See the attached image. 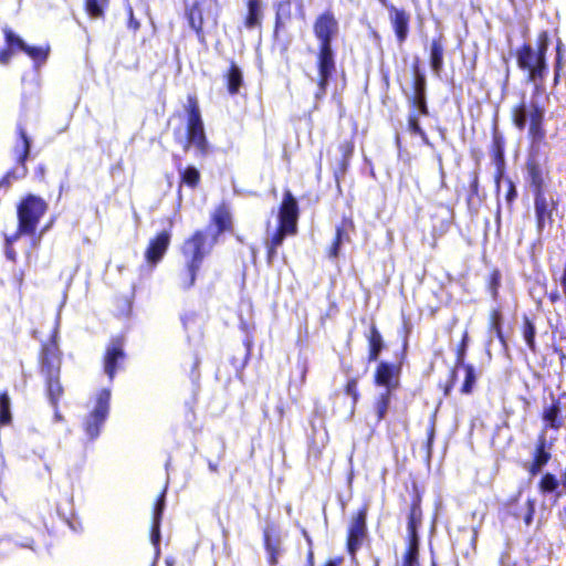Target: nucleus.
Instances as JSON below:
<instances>
[{
  "label": "nucleus",
  "instance_id": "nucleus-1",
  "mask_svg": "<svg viewBox=\"0 0 566 566\" xmlns=\"http://www.w3.org/2000/svg\"><path fill=\"white\" fill-rule=\"evenodd\" d=\"M339 31V23L334 13L329 10L321 13L314 21L313 32L317 39L318 54H317V73L316 75H308L311 82L317 84L316 98L325 95L329 77L335 71V59L332 49V41L337 36Z\"/></svg>",
  "mask_w": 566,
  "mask_h": 566
},
{
  "label": "nucleus",
  "instance_id": "nucleus-2",
  "mask_svg": "<svg viewBox=\"0 0 566 566\" xmlns=\"http://www.w3.org/2000/svg\"><path fill=\"white\" fill-rule=\"evenodd\" d=\"M298 207L295 198L286 191L279 212V228L266 239L268 263L272 264L286 235H293L297 230Z\"/></svg>",
  "mask_w": 566,
  "mask_h": 566
},
{
  "label": "nucleus",
  "instance_id": "nucleus-3",
  "mask_svg": "<svg viewBox=\"0 0 566 566\" xmlns=\"http://www.w3.org/2000/svg\"><path fill=\"white\" fill-rule=\"evenodd\" d=\"M48 210V203L40 197L29 195L18 206V232L12 238H7L11 244L21 234L33 235L40 219Z\"/></svg>",
  "mask_w": 566,
  "mask_h": 566
},
{
  "label": "nucleus",
  "instance_id": "nucleus-4",
  "mask_svg": "<svg viewBox=\"0 0 566 566\" xmlns=\"http://www.w3.org/2000/svg\"><path fill=\"white\" fill-rule=\"evenodd\" d=\"M542 99H546L544 95L533 94L530 107L524 103L514 109L513 120L518 129H524L526 122L530 120V135L534 140H541L545 136L542 127L545 104Z\"/></svg>",
  "mask_w": 566,
  "mask_h": 566
},
{
  "label": "nucleus",
  "instance_id": "nucleus-5",
  "mask_svg": "<svg viewBox=\"0 0 566 566\" xmlns=\"http://www.w3.org/2000/svg\"><path fill=\"white\" fill-rule=\"evenodd\" d=\"M213 242L214 239L211 242H208V237L202 231H197L184 243L182 254L187 265V273L189 275V280L187 282H182L184 287L189 289L193 285L197 271Z\"/></svg>",
  "mask_w": 566,
  "mask_h": 566
},
{
  "label": "nucleus",
  "instance_id": "nucleus-6",
  "mask_svg": "<svg viewBox=\"0 0 566 566\" xmlns=\"http://www.w3.org/2000/svg\"><path fill=\"white\" fill-rule=\"evenodd\" d=\"M111 390L102 389L95 400L92 411L83 421V429L90 440L99 436L101 429L109 412Z\"/></svg>",
  "mask_w": 566,
  "mask_h": 566
},
{
  "label": "nucleus",
  "instance_id": "nucleus-7",
  "mask_svg": "<svg viewBox=\"0 0 566 566\" xmlns=\"http://www.w3.org/2000/svg\"><path fill=\"white\" fill-rule=\"evenodd\" d=\"M19 138L14 145L13 153L17 157L19 166L14 168L12 171L8 172L3 179L0 181V186L6 185L9 186L11 184V179H21L24 178L28 174V168L25 167V160L30 153V139L27 135V132L23 127L19 126Z\"/></svg>",
  "mask_w": 566,
  "mask_h": 566
},
{
  "label": "nucleus",
  "instance_id": "nucleus-8",
  "mask_svg": "<svg viewBox=\"0 0 566 566\" xmlns=\"http://www.w3.org/2000/svg\"><path fill=\"white\" fill-rule=\"evenodd\" d=\"M188 140L185 146V149H188L190 145L195 146L200 153L207 151V139L203 129V123L200 117L199 109L197 107H192L189 113L188 118Z\"/></svg>",
  "mask_w": 566,
  "mask_h": 566
},
{
  "label": "nucleus",
  "instance_id": "nucleus-9",
  "mask_svg": "<svg viewBox=\"0 0 566 566\" xmlns=\"http://www.w3.org/2000/svg\"><path fill=\"white\" fill-rule=\"evenodd\" d=\"M366 532V510H360L356 516L352 518L348 530L347 551L353 559H355L356 552L364 543Z\"/></svg>",
  "mask_w": 566,
  "mask_h": 566
},
{
  "label": "nucleus",
  "instance_id": "nucleus-10",
  "mask_svg": "<svg viewBox=\"0 0 566 566\" xmlns=\"http://www.w3.org/2000/svg\"><path fill=\"white\" fill-rule=\"evenodd\" d=\"M61 358L57 345L52 342L43 347L41 371L44 377H60Z\"/></svg>",
  "mask_w": 566,
  "mask_h": 566
},
{
  "label": "nucleus",
  "instance_id": "nucleus-11",
  "mask_svg": "<svg viewBox=\"0 0 566 566\" xmlns=\"http://www.w3.org/2000/svg\"><path fill=\"white\" fill-rule=\"evenodd\" d=\"M170 243V232L163 231L156 238L150 240L145 251V259L148 264L155 266L165 255Z\"/></svg>",
  "mask_w": 566,
  "mask_h": 566
},
{
  "label": "nucleus",
  "instance_id": "nucleus-12",
  "mask_svg": "<svg viewBox=\"0 0 566 566\" xmlns=\"http://www.w3.org/2000/svg\"><path fill=\"white\" fill-rule=\"evenodd\" d=\"M386 8L398 42L403 43L409 31L410 14L403 9H398L394 4H387Z\"/></svg>",
  "mask_w": 566,
  "mask_h": 566
},
{
  "label": "nucleus",
  "instance_id": "nucleus-13",
  "mask_svg": "<svg viewBox=\"0 0 566 566\" xmlns=\"http://www.w3.org/2000/svg\"><path fill=\"white\" fill-rule=\"evenodd\" d=\"M124 356L122 342L119 339H113L107 347L104 360V369L111 380L114 378L117 363L123 360Z\"/></svg>",
  "mask_w": 566,
  "mask_h": 566
},
{
  "label": "nucleus",
  "instance_id": "nucleus-14",
  "mask_svg": "<svg viewBox=\"0 0 566 566\" xmlns=\"http://www.w3.org/2000/svg\"><path fill=\"white\" fill-rule=\"evenodd\" d=\"M554 209V202L548 200L543 191H537L535 193V212L537 218V227L541 231L546 221L552 220V211Z\"/></svg>",
  "mask_w": 566,
  "mask_h": 566
},
{
  "label": "nucleus",
  "instance_id": "nucleus-15",
  "mask_svg": "<svg viewBox=\"0 0 566 566\" xmlns=\"http://www.w3.org/2000/svg\"><path fill=\"white\" fill-rule=\"evenodd\" d=\"M528 72V81L534 84V94L545 95L544 80L547 75L546 60L534 65Z\"/></svg>",
  "mask_w": 566,
  "mask_h": 566
},
{
  "label": "nucleus",
  "instance_id": "nucleus-16",
  "mask_svg": "<svg viewBox=\"0 0 566 566\" xmlns=\"http://www.w3.org/2000/svg\"><path fill=\"white\" fill-rule=\"evenodd\" d=\"M464 347H465V344L463 343L462 348L458 353L457 365L462 366V368L464 369V373H465V378H464V382H463L461 391L463 394H470L473 389V386L476 381L478 376H476L475 369L472 365H465L463 363Z\"/></svg>",
  "mask_w": 566,
  "mask_h": 566
},
{
  "label": "nucleus",
  "instance_id": "nucleus-17",
  "mask_svg": "<svg viewBox=\"0 0 566 566\" xmlns=\"http://www.w3.org/2000/svg\"><path fill=\"white\" fill-rule=\"evenodd\" d=\"M164 493L161 494L160 499L158 500L155 512H154V522H153V528H151V543L155 546V562L159 558V539H160V531H159V523H160V516L164 511L165 506V500H164Z\"/></svg>",
  "mask_w": 566,
  "mask_h": 566
},
{
  "label": "nucleus",
  "instance_id": "nucleus-18",
  "mask_svg": "<svg viewBox=\"0 0 566 566\" xmlns=\"http://www.w3.org/2000/svg\"><path fill=\"white\" fill-rule=\"evenodd\" d=\"M273 534V527L268 526L264 530V545L269 554V563L271 566H275L277 564V558L280 556V539Z\"/></svg>",
  "mask_w": 566,
  "mask_h": 566
},
{
  "label": "nucleus",
  "instance_id": "nucleus-19",
  "mask_svg": "<svg viewBox=\"0 0 566 566\" xmlns=\"http://www.w3.org/2000/svg\"><path fill=\"white\" fill-rule=\"evenodd\" d=\"M546 59L541 60V55L536 53L532 46L524 45L518 52H517V64L522 70H531L534 67V65L539 64V62L545 61Z\"/></svg>",
  "mask_w": 566,
  "mask_h": 566
},
{
  "label": "nucleus",
  "instance_id": "nucleus-20",
  "mask_svg": "<svg viewBox=\"0 0 566 566\" xmlns=\"http://www.w3.org/2000/svg\"><path fill=\"white\" fill-rule=\"evenodd\" d=\"M188 21L190 27L197 32L198 38L203 41L202 28L205 24L203 9L198 2L193 3L187 12Z\"/></svg>",
  "mask_w": 566,
  "mask_h": 566
},
{
  "label": "nucleus",
  "instance_id": "nucleus-21",
  "mask_svg": "<svg viewBox=\"0 0 566 566\" xmlns=\"http://www.w3.org/2000/svg\"><path fill=\"white\" fill-rule=\"evenodd\" d=\"M410 532V543L408 551L403 557L402 566H419L418 563V539L415 531L413 521L411 520L408 525Z\"/></svg>",
  "mask_w": 566,
  "mask_h": 566
},
{
  "label": "nucleus",
  "instance_id": "nucleus-22",
  "mask_svg": "<svg viewBox=\"0 0 566 566\" xmlns=\"http://www.w3.org/2000/svg\"><path fill=\"white\" fill-rule=\"evenodd\" d=\"M262 19V1L261 0H249L248 1V15L245 18V27L253 29L261 24Z\"/></svg>",
  "mask_w": 566,
  "mask_h": 566
},
{
  "label": "nucleus",
  "instance_id": "nucleus-23",
  "mask_svg": "<svg viewBox=\"0 0 566 566\" xmlns=\"http://www.w3.org/2000/svg\"><path fill=\"white\" fill-rule=\"evenodd\" d=\"M212 220L218 228V233L229 230L231 227V213L226 206L216 209Z\"/></svg>",
  "mask_w": 566,
  "mask_h": 566
},
{
  "label": "nucleus",
  "instance_id": "nucleus-24",
  "mask_svg": "<svg viewBox=\"0 0 566 566\" xmlns=\"http://www.w3.org/2000/svg\"><path fill=\"white\" fill-rule=\"evenodd\" d=\"M392 376H394V369L392 366H390L387 363H380L377 371H376V384L380 386H385L386 390H390L392 387Z\"/></svg>",
  "mask_w": 566,
  "mask_h": 566
},
{
  "label": "nucleus",
  "instance_id": "nucleus-25",
  "mask_svg": "<svg viewBox=\"0 0 566 566\" xmlns=\"http://www.w3.org/2000/svg\"><path fill=\"white\" fill-rule=\"evenodd\" d=\"M390 403V390H385L377 398L374 410H375V423L378 424L386 416Z\"/></svg>",
  "mask_w": 566,
  "mask_h": 566
},
{
  "label": "nucleus",
  "instance_id": "nucleus-26",
  "mask_svg": "<svg viewBox=\"0 0 566 566\" xmlns=\"http://www.w3.org/2000/svg\"><path fill=\"white\" fill-rule=\"evenodd\" d=\"M430 65L434 73H439L443 65V48L442 44L434 40L430 49Z\"/></svg>",
  "mask_w": 566,
  "mask_h": 566
},
{
  "label": "nucleus",
  "instance_id": "nucleus-27",
  "mask_svg": "<svg viewBox=\"0 0 566 566\" xmlns=\"http://www.w3.org/2000/svg\"><path fill=\"white\" fill-rule=\"evenodd\" d=\"M382 349V337L378 329L373 326L369 335V360L375 361L378 359L379 353Z\"/></svg>",
  "mask_w": 566,
  "mask_h": 566
},
{
  "label": "nucleus",
  "instance_id": "nucleus-28",
  "mask_svg": "<svg viewBox=\"0 0 566 566\" xmlns=\"http://www.w3.org/2000/svg\"><path fill=\"white\" fill-rule=\"evenodd\" d=\"M48 396L53 406L56 405L60 396L63 392L60 384V377H45Z\"/></svg>",
  "mask_w": 566,
  "mask_h": 566
},
{
  "label": "nucleus",
  "instance_id": "nucleus-29",
  "mask_svg": "<svg viewBox=\"0 0 566 566\" xmlns=\"http://www.w3.org/2000/svg\"><path fill=\"white\" fill-rule=\"evenodd\" d=\"M227 77L230 94H237L242 84V73L240 69L232 64Z\"/></svg>",
  "mask_w": 566,
  "mask_h": 566
},
{
  "label": "nucleus",
  "instance_id": "nucleus-30",
  "mask_svg": "<svg viewBox=\"0 0 566 566\" xmlns=\"http://www.w3.org/2000/svg\"><path fill=\"white\" fill-rule=\"evenodd\" d=\"M346 223L344 222L342 227H338L336 229V238H335V241L329 250V256L331 258H337L338 254H339V249H340V245L344 243V242H347L349 241V237L346 232Z\"/></svg>",
  "mask_w": 566,
  "mask_h": 566
},
{
  "label": "nucleus",
  "instance_id": "nucleus-31",
  "mask_svg": "<svg viewBox=\"0 0 566 566\" xmlns=\"http://www.w3.org/2000/svg\"><path fill=\"white\" fill-rule=\"evenodd\" d=\"M546 440L544 437H541L539 442L536 447V457H535V465L537 470H542V468L547 463L551 458V454L545 451Z\"/></svg>",
  "mask_w": 566,
  "mask_h": 566
},
{
  "label": "nucleus",
  "instance_id": "nucleus-32",
  "mask_svg": "<svg viewBox=\"0 0 566 566\" xmlns=\"http://www.w3.org/2000/svg\"><path fill=\"white\" fill-rule=\"evenodd\" d=\"M560 412L559 406L556 402H553L549 407L544 410V420L552 427L558 428V415Z\"/></svg>",
  "mask_w": 566,
  "mask_h": 566
},
{
  "label": "nucleus",
  "instance_id": "nucleus-33",
  "mask_svg": "<svg viewBox=\"0 0 566 566\" xmlns=\"http://www.w3.org/2000/svg\"><path fill=\"white\" fill-rule=\"evenodd\" d=\"M10 421V398L7 392H3L0 395V424H8Z\"/></svg>",
  "mask_w": 566,
  "mask_h": 566
},
{
  "label": "nucleus",
  "instance_id": "nucleus-34",
  "mask_svg": "<svg viewBox=\"0 0 566 566\" xmlns=\"http://www.w3.org/2000/svg\"><path fill=\"white\" fill-rule=\"evenodd\" d=\"M108 0H86V11L91 17L99 18Z\"/></svg>",
  "mask_w": 566,
  "mask_h": 566
},
{
  "label": "nucleus",
  "instance_id": "nucleus-35",
  "mask_svg": "<svg viewBox=\"0 0 566 566\" xmlns=\"http://www.w3.org/2000/svg\"><path fill=\"white\" fill-rule=\"evenodd\" d=\"M535 326L525 317L523 327V337L531 350H535Z\"/></svg>",
  "mask_w": 566,
  "mask_h": 566
},
{
  "label": "nucleus",
  "instance_id": "nucleus-36",
  "mask_svg": "<svg viewBox=\"0 0 566 566\" xmlns=\"http://www.w3.org/2000/svg\"><path fill=\"white\" fill-rule=\"evenodd\" d=\"M558 480L555 478V475L546 473L541 480L539 490L543 493H551L558 488Z\"/></svg>",
  "mask_w": 566,
  "mask_h": 566
},
{
  "label": "nucleus",
  "instance_id": "nucleus-37",
  "mask_svg": "<svg viewBox=\"0 0 566 566\" xmlns=\"http://www.w3.org/2000/svg\"><path fill=\"white\" fill-rule=\"evenodd\" d=\"M22 51L25 52L35 62L44 61L48 55V50L41 46H30L25 44Z\"/></svg>",
  "mask_w": 566,
  "mask_h": 566
},
{
  "label": "nucleus",
  "instance_id": "nucleus-38",
  "mask_svg": "<svg viewBox=\"0 0 566 566\" xmlns=\"http://www.w3.org/2000/svg\"><path fill=\"white\" fill-rule=\"evenodd\" d=\"M200 180L199 171L195 167H188L182 172V182L190 187H196Z\"/></svg>",
  "mask_w": 566,
  "mask_h": 566
},
{
  "label": "nucleus",
  "instance_id": "nucleus-39",
  "mask_svg": "<svg viewBox=\"0 0 566 566\" xmlns=\"http://www.w3.org/2000/svg\"><path fill=\"white\" fill-rule=\"evenodd\" d=\"M4 32V36H6V42L8 44L9 48H13V46H18L20 50L23 49V46L25 45V42L20 38L18 36L17 34H14L10 29L6 28L3 30Z\"/></svg>",
  "mask_w": 566,
  "mask_h": 566
},
{
  "label": "nucleus",
  "instance_id": "nucleus-40",
  "mask_svg": "<svg viewBox=\"0 0 566 566\" xmlns=\"http://www.w3.org/2000/svg\"><path fill=\"white\" fill-rule=\"evenodd\" d=\"M408 127L411 133L417 134V135L421 136L422 138L426 137V134L419 124V114H416V113L410 114L409 120H408Z\"/></svg>",
  "mask_w": 566,
  "mask_h": 566
},
{
  "label": "nucleus",
  "instance_id": "nucleus-41",
  "mask_svg": "<svg viewBox=\"0 0 566 566\" xmlns=\"http://www.w3.org/2000/svg\"><path fill=\"white\" fill-rule=\"evenodd\" d=\"M412 96H426V78L420 74L416 75Z\"/></svg>",
  "mask_w": 566,
  "mask_h": 566
},
{
  "label": "nucleus",
  "instance_id": "nucleus-42",
  "mask_svg": "<svg viewBox=\"0 0 566 566\" xmlns=\"http://www.w3.org/2000/svg\"><path fill=\"white\" fill-rule=\"evenodd\" d=\"M289 15V4L280 3L276 11L275 31L284 24V18Z\"/></svg>",
  "mask_w": 566,
  "mask_h": 566
},
{
  "label": "nucleus",
  "instance_id": "nucleus-43",
  "mask_svg": "<svg viewBox=\"0 0 566 566\" xmlns=\"http://www.w3.org/2000/svg\"><path fill=\"white\" fill-rule=\"evenodd\" d=\"M548 49V35L547 32L543 31L538 35V49L537 52L541 55V60L546 59V52Z\"/></svg>",
  "mask_w": 566,
  "mask_h": 566
},
{
  "label": "nucleus",
  "instance_id": "nucleus-44",
  "mask_svg": "<svg viewBox=\"0 0 566 566\" xmlns=\"http://www.w3.org/2000/svg\"><path fill=\"white\" fill-rule=\"evenodd\" d=\"M346 394L353 398V408L356 406L359 394L357 389V380L350 379L346 385Z\"/></svg>",
  "mask_w": 566,
  "mask_h": 566
},
{
  "label": "nucleus",
  "instance_id": "nucleus-45",
  "mask_svg": "<svg viewBox=\"0 0 566 566\" xmlns=\"http://www.w3.org/2000/svg\"><path fill=\"white\" fill-rule=\"evenodd\" d=\"M491 331L496 334L501 342L503 340V335L500 327V313L497 311L492 312L491 316Z\"/></svg>",
  "mask_w": 566,
  "mask_h": 566
},
{
  "label": "nucleus",
  "instance_id": "nucleus-46",
  "mask_svg": "<svg viewBox=\"0 0 566 566\" xmlns=\"http://www.w3.org/2000/svg\"><path fill=\"white\" fill-rule=\"evenodd\" d=\"M412 105L418 109L419 114L427 115L428 108L426 103V96H412Z\"/></svg>",
  "mask_w": 566,
  "mask_h": 566
},
{
  "label": "nucleus",
  "instance_id": "nucleus-47",
  "mask_svg": "<svg viewBox=\"0 0 566 566\" xmlns=\"http://www.w3.org/2000/svg\"><path fill=\"white\" fill-rule=\"evenodd\" d=\"M534 511H535L534 501L528 500L527 501V512L524 516V522L526 525H531V523L533 521Z\"/></svg>",
  "mask_w": 566,
  "mask_h": 566
},
{
  "label": "nucleus",
  "instance_id": "nucleus-48",
  "mask_svg": "<svg viewBox=\"0 0 566 566\" xmlns=\"http://www.w3.org/2000/svg\"><path fill=\"white\" fill-rule=\"evenodd\" d=\"M531 175H532V184L535 186L536 192L538 190L542 191V178L539 176V172L535 168H532Z\"/></svg>",
  "mask_w": 566,
  "mask_h": 566
},
{
  "label": "nucleus",
  "instance_id": "nucleus-49",
  "mask_svg": "<svg viewBox=\"0 0 566 566\" xmlns=\"http://www.w3.org/2000/svg\"><path fill=\"white\" fill-rule=\"evenodd\" d=\"M11 55H12V49L11 48L2 50L0 52V63L1 64H7L10 61Z\"/></svg>",
  "mask_w": 566,
  "mask_h": 566
},
{
  "label": "nucleus",
  "instance_id": "nucleus-50",
  "mask_svg": "<svg viewBox=\"0 0 566 566\" xmlns=\"http://www.w3.org/2000/svg\"><path fill=\"white\" fill-rule=\"evenodd\" d=\"M189 280V275L187 273V268L179 274V286L184 289L182 282H187ZM185 290H187L185 287Z\"/></svg>",
  "mask_w": 566,
  "mask_h": 566
},
{
  "label": "nucleus",
  "instance_id": "nucleus-51",
  "mask_svg": "<svg viewBox=\"0 0 566 566\" xmlns=\"http://www.w3.org/2000/svg\"><path fill=\"white\" fill-rule=\"evenodd\" d=\"M497 285H499V281H497V276L496 274L493 275V279H492V283H491V289H492V295L493 297H496V289H497Z\"/></svg>",
  "mask_w": 566,
  "mask_h": 566
},
{
  "label": "nucleus",
  "instance_id": "nucleus-52",
  "mask_svg": "<svg viewBox=\"0 0 566 566\" xmlns=\"http://www.w3.org/2000/svg\"><path fill=\"white\" fill-rule=\"evenodd\" d=\"M7 258L14 261L15 259V251L12 248H8L6 251Z\"/></svg>",
  "mask_w": 566,
  "mask_h": 566
},
{
  "label": "nucleus",
  "instance_id": "nucleus-53",
  "mask_svg": "<svg viewBox=\"0 0 566 566\" xmlns=\"http://www.w3.org/2000/svg\"><path fill=\"white\" fill-rule=\"evenodd\" d=\"M516 197V191L515 189L512 187L506 196L507 200L511 201L513 200L514 198Z\"/></svg>",
  "mask_w": 566,
  "mask_h": 566
},
{
  "label": "nucleus",
  "instance_id": "nucleus-54",
  "mask_svg": "<svg viewBox=\"0 0 566 566\" xmlns=\"http://www.w3.org/2000/svg\"><path fill=\"white\" fill-rule=\"evenodd\" d=\"M432 439H433V428L430 429L429 437H428V448L429 449H430Z\"/></svg>",
  "mask_w": 566,
  "mask_h": 566
},
{
  "label": "nucleus",
  "instance_id": "nucleus-55",
  "mask_svg": "<svg viewBox=\"0 0 566 566\" xmlns=\"http://www.w3.org/2000/svg\"><path fill=\"white\" fill-rule=\"evenodd\" d=\"M340 559L338 560H329L325 566H339Z\"/></svg>",
  "mask_w": 566,
  "mask_h": 566
},
{
  "label": "nucleus",
  "instance_id": "nucleus-56",
  "mask_svg": "<svg viewBox=\"0 0 566 566\" xmlns=\"http://www.w3.org/2000/svg\"><path fill=\"white\" fill-rule=\"evenodd\" d=\"M549 297H551V301H552V302H555V301H557V300H558L559 295H558V293L556 292V293H552Z\"/></svg>",
  "mask_w": 566,
  "mask_h": 566
},
{
  "label": "nucleus",
  "instance_id": "nucleus-57",
  "mask_svg": "<svg viewBox=\"0 0 566 566\" xmlns=\"http://www.w3.org/2000/svg\"><path fill=\"white\" fill-rule=\"evenodd\" d=\"M539 471H541V470H537V467L535 465V462H534V463H533V465H532V469H531V473H532V474H536V473H538Z\"/></svg>",
  "mask_w": 566,
  "mask_h": 566
},
{
  "label": "nucleus",
  "instance_id": "nucleus-58",
  "mask_svg": "<svg viewBox=\"0 0 566 566\" xmlns=\"http://www.w3.org/2000/svg\"><path fill=\"white\" fill-rule=\"evenodd\" d=\"M39 243H40V237L36 239H33V241H32L33 247H38Z\"/></svg>",
  "mask_w": 566,
  "mask_h": 566
},
{
  "label": "nucleus",
  "instance_id": "nucleus-59",
  "mask_svg": "<svg viewBox=\"0 0 566 566\" xmlns=\"http://www.w3.org/2000/svg\"><path fill=\"white\" fill-rule=\"evenodd\" d=\"M54 419L56 421H60V420H62V416L56 411L55 415H54Z\"/></svg>",
  "mask_w": 566,
  "mask_h": 566
},
{
  "label": "nucleus",
  "instance_id": "nucleus-60",
  "mask_svg": "<svg viewBox=\"0 0 566 566\" xmlns=\"http://www.w3.org/2000/svg\"><path fill=\"white\" fill-rule=\"evenodd\" d=\"M476 185H478V180L476 178L474 179L473 184H472V188L475 190L476 189Z\"/></svg>",
  "mask_w": 566,
  "mask_h": 566
},
{
  "label": "nucleus",
  "instance_id": "nucleus-61",
  "mask_svg": "<svg viewBox=\"0 0 566 566\" xmlns=\"http://www.w3.org/2000/svg\"><path fill=\"white\" fill-rule=\"evenodd\" d=\"M557 55H558V57L560 56V45H558V48H557Z\"/></svg>",
  "mask_w": 566,
  "mask_h": 566
},
{
  "label": "nucleus",
  "instance_id": "nucleus-62",
  "mask_svg": "<svg viewBox=\"0 0 566 566\" xmlns=\"http://www.w3.org/2000/svg\"><path fill=\"white\" fill-rule=\"evenodd\" d=\"M209 467H210V469H211L212 471H214V470H216V467H214V465L210 464Z\"/></svg>",
  "mask_w": 566,
  "mask_h": 566
},
{
  "label": "nucleus",
  "instance_id": "nucleus-63",
  "mask_svg": "<svg viewBox=\"0 0 566 566\" xmlns=\"http://www.w3.org/2000/svg\"><path fill=\"white\" fill-rule=\"evenodd\" d=\"M49 229V226L43 228L42 233L45 232Z\"/></svg>",
  "mask_w": 566,
  "mask_h": 566
},
{
  "label": "nucleus",
  "instance_id": "nucleus-64",
  "mask_svg": "<svg viewBox=\"0 0 566 566\" xmlns=\"http://www.w3.org/2000/svg\"><path fill=\"white\" fill-rule=\"evenodd\" d=\"M441 161H442V158L439 157L440 168L442 169Z\"/></svg>",
  "mask_w": 566,
  "mask_h": 566
}]
</instances>
